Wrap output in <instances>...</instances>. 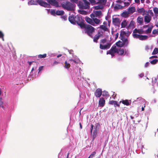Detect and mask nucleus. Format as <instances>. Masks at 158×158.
<instances>
[{
	"label": "nucleus",
	"mask_w": 158,
	"mask_h": 158,
	"mask_svg": "<svg viewBox=\"0 0 158 158\" xmlns=\"http://www.w3.org/2000/svg\"><path fill=\"white\" fill-rule=\"evenodd\" d=\"M68 19L71 23L73 24L77 23L81 28L84 23V20L81 17L78 15L70 16L69 17Z\"/></svg>",
	"instance_id": "f257e3e1"
},
{
	"label": "nucleus",
	"mask_w": 158,
	"mask_h": 158,
	"mask_svg": "<svg viewBox=\"0 0 158 158\" xmlns=\"http://www.w3.org/2000/svg\"><path fill=\"white\" fill-rule=\"evenodd\" d=\"M81 28L84 29V31L85 33L87 34L88 35L91 37H92V33L95 31V28L91 25L84 23Z\"/></svg>",
	"instance_id": "f03ea898"
},
{
	"label": "nucleus",
	"mask_w": 158,
	"mask_h": 158,
	"mask_svg": "<svg viewBox=\"0 0 158 158\" xmlns=\"http://www.w3.org/2000/svg\"><path fill=\"white\" fill-rule=\"evenodd\" d=\"M61 5L63 8L68 11H73L75 9V5L68 1L63 2Z\"/></svg>",
	"instance_id": "7ed1b4c3"
},
{
	"label": "nucleus",
	"mask_w": 158,
	"mask_h": 158,
	"mask_svg": "<svg viewBox=\"0 0 158 158\" xmlns=\"http://www.w3.org/2000/svg\"><path fill=\"white\" fill-rule=\"evenodd\" d=\"M83 2L80 1L78 2L77 5L80 9H86L89 8L90 3L87 0H82Z\"/></svg>",
	"instance_id": "20e7f679"
},
{
	"label": "nucleus",
	"mask_w": 158,
	"mask_h": 158,
	"mask_svg": "<svg viewBox=\"0 0 158 158\" xmlns=\"http://www.w3.org/2000/svg\"><path fill=\"white\" fill-rule=\"evenodd\" d=\"M107 40L106 39H102L100 41V48L102 50L107 49H109L111 45V44L109 42L107 43L106 44H103L106 42Z\"/></svg>",
	"instance_id": "39448f33"
},
{
	"label": "nucleus",
	"mask_w": 158,
	"mask_h": 158,
	"mask_svg": "<svg viewBox=\"0 0 158 158\" xmlns=\"http://www.w3.org/2000/svg\"><path fill=\"white\" fill-rule=\"evenodd\" d=\"M117 48L116 46L114 45L110 50L107 52L106 54H110L112 57H114V53H117Z\"/></svg>",
	"instance_id": "423d86ee"
},
{
	"label": "nucleus",
	"mask_w": 158,
	"mask_h": 158,
	"mask_svg": "<svg viewBox=\"0 0 158 158\" xmlns=\"http://www.w3.org/2000/svg\"><path fill=\"white\" fill-rule=\"evenodd\" d=\"M48 4H49V6L50 5L55 6L56 7H59L60 6H59L58 2L56 0H46Z\"/></svg>",
	"instance_id": "0eeeda50"
},
{
	"label": "nucleus",
	"mask_w": 158,
	"mask_h": 158,
	"mask_svg": "<svg viewBox=\"0 0 158 158\" xmlns=\"http://www.w3.org/2000/svg\"><path fill=\"white\" fill-rule=\"evenodd\" d=\"M134 38L138 39L140 40H145L148 39V36L146 35L134 34Z\"/></svg>",
	"instance_id": "6e6552de"
},
{
	"label": "nucleus",
	"mask_w": 158,
	"mask_h": 158,
	"mask_svg": "<svg viewBox=\"0 0 158 158\" xmlns=\"http://www.w3.org/2000/svg\"><path fill=\"white\" fill-rule=\"evenodd\" d=\"M37 2L41 6L45 7H49V4L44 2V0H37Z\"/></svg>",
	"instance_id": "1a4fd4ad"
},
{
	"label": "nucleus",
	"mask_w": 158,
	"mask_h": 158,
	"mask_svg": "<svg viewBox=\"0 0 158 158\" xmlns=\"http://www.w3.org/2000/svg\"><path fill=\"white\" fill-rule=\"evenodd\" d=\"M112 23L115 26L119 27L120 23V20L118 18H113Z\"/></svg>",
	"instance_id": "9d476101"
},
{
	"label": "nucleus",
	"mask_w": 158,
	"mask_h": 158,
	"mask_svg": "<svg viewBox=\"0 0 158 158\" xmlns=\"http://www.w3.org/2000/svg\"><path fill=\"white\" fill-rule=\"evenodd\" d=\"M103 32L102 31L100 32L99 31H98V34L95 35L93 41L95 43H97L98 40L99 39L100 36H103Z\"/></svg>",
	"instance_id": "9b49d317"
},
{
	"label": "nucleus",
	"mask_w": 158,
	"mask_h": 158,
	"mask_svg": "<svg viewBox=\"0 0 158 158\" xmlns=\"http://www.w3.org/2000/svg\"><path fill=\"white\" fill-rule=\"evenodd\" d=\"M144 31L142 29H137L136 28H135L133 31L132 33V35L133 37H134V34L138 35L137 34V33H138L140 34H142L144 33Z\"/></svg>",
	"instance_id": "f8f14e48"
},
{
	"label": "nucleus",
	"mask_w": 158,
	"mask_h": 158,
	"mask_svg": "<svg viewBox=\"0 0 158 158\" xmlns=\"http://www.w3.org/2000/svg\"><path fill=\"white\" fill-rule=\"evenodd\" d=\"M102 91L100 89H97L94 93L95 95L97 97H100L102 95Z\"/></svg>",
	"instance_id": "ddd939ff"
},
{
	"label": "nucleus",
	"mask_w": 158,
	"mask_h": 158,
	"mask_svg": "<svg viewBox=\"0 0 158 158\" xmlns=\"http://www.w3.org/2000/svg\"><path fill=\"white\" fill-rule=\"evenodd\" d=\"M105 100L103 98H100L98 102V104L100 107H103L105 104Z\"/></svg>",
	"instance_id": "4468645a"
},
{
	"label": "nucleus",
	"mask_w": 158,
	"mask_h": 158,
	"mask_svg": "<svg viewBox=\"0 0 158 158\" xmlns=\"http://www.w3.org/2000/svg\"><path fill=\"white\" fill-rule=\"evenodd\" d=\"M120 39L122 41L123 43L125 46H127L129 41L127 38L125 37H122L120 38Z\"/></svg>",
	"instance_id": "2eb2a0df"
},
{
	"label": "nucleus",
	"mask_w": 158,
	"mask_h": 158,
	"mask_svg": "<svg viewBox=\"0 0 158 158\" xmlns=\"http://www.w3.org/2000/svg\"><path fill=\"white\" fill-rule=\"evenodd\" d=\"M125 49L122 48H117V53L119 55L121 56H123L124 55V51Z\"/></svg>",
	"instance_id": "dca6fc26"
},
{
	"label": "nucleus",
	"mask_w": 158,
	"mask_h": 158,
	"mask_svg": "<svg viewBox=\"0 0 158 158\" xmlns=\"http://www.w3.org/2000/svg\"><path fill=\"white\" fill-rule=\"evenodd\" d=\"M85 20L88 23L93 26L94 24L93 23V18L91 19L88 17H86L85 18Z\"/></svg>",
	"instance_id": "f3484780"
},
{
	"label": "nucleus",
	"mask_w": 158,
	"mask_h": 158,
	"mask_svg": "<svg viewBox=\"0 0 158 158\" xmlns=\"http://www.w3.org/2000/svg\"><path fill=\"white\" fill-rule=\"evenodd\" d=\"M127 11L130 14H133L135 11V8L134 6L130 7L128 9Z\"/></svg>",
	"instance_id": "a211bd4d"
},
{
	"label": "nucleus",
	"mask_w": 158,
	"mask_h": 158,
	"mask_svg": "<svg viewBox=\"0 0 158 158\" xmlns=\"http://www.w3.org/2000/svg\"><path fill=\"white\" fill-rule=\"evenodd\" d=\"M93 22L94 24L93 25V26H95V24L98 25L99 24L101 23V20L97 18H93Z\"/></svg>",
	"instance_id": "6ab92c4d"
},
{
	"label": "nucleus",
	"mask_w": 158,
	"mask_h": 158,
	"mask_svg": "<svg viewBox=\"0 0 158 158\" xmlns=\"http://www.w3.org/2000/svg\"><path fill=\"white\" fill-rule=\"evenodd\" d=\"M109 103L110 105H114V107H116V106L118 107L120 106V105L118 104L117 102L115 101L112 100L110 101Z\"/></svg>",
	"instance_id": "aec40b11"
},
{
	"label": "nucleus",
	"mask_w": 158,
	"mask_h": 158,
	"mask_svg": "<svg viewBox=\"0 0 158 158\" xmlns=\"http://www.w3.org/2000/svg\"><path fill=\"white\" fill-rule=\"evenodd\" d=\"M137 12L141 14L142 13V15H144L146 14V11L145 9L143 8H139L137 10Z\"/></svg>",
	"instance_id": "412c9836"
},
{
	"label": "nucleus",
	"mask_w": 158,
	"mask_h": 158,
	"mask_svg": "<svg viewBox=\"0 0 158 158\" xmlns=\"http://www.w3.org/2000/svg\"><path fill=\"white\" fill-rule=\"evenodd\" d=\"M98 128L97 126H96L95 127H94V131L93 132V137L94 138L96 137L97 135L98 134Z\"/></svg>",
	"instance_id": "4be33fe9"
},
{
	"label": "nucleus",
	"mask_w": 158,
	"mask_h": 158,
	"mask_svg": "<svg viewBox=\"0 0 158 158\" xmlns=\"http://www.w3.org/2000/svg\"><path fill=\"white\" fill-rule=\"evenodd\" d=\"M100 28L103 30L104 32L107 31L110 32L109 29L106 27V26L104 25H101L100 27Z\"/></svg>",
	"instance_id": "5701e85b"
},
{
	"label": "nucleus",
	"mask_w": 158,
	"mask_h": 158,
	"mask_svg": "<svg viewBox=\"0 0 158 158\" xmlns=\"http://www.w3.org/2000/svg\"><path fill=\"white\" fill-rule=\"evenodd\" d=\"M151 19V17L149 15H146L144 17V21L147 23H149Z\"/></svg>",
	"instance_id": "b1692460"
},
{
	"label": "nucleus",
	"mask_w": 158,
	"mask_h": 158,
	"mask_svg": "<svg viewBox=\"0 0 158 158\" xmlns=\"http://www.w3.org/2000/svg\"><path fill=\"white\" fill-rule=\"evenodd\" d=\"M94 14H95L96 17H97L102 15V12L101 10H96L94 11Z\"/></svg>",
	"instance_id": "393cba45"
},
{
	"label": "nucleus",
	"mask_w": 158,
	"mask_h": 158,
	"mask_svg": "<svg viewBox=\"0 0 158 158\" xmlns=\"http://www.w3.org/2000/svg\"><path fill=\"white\" fill-rule=\"evenodd\" d=\"M137 22L140 25L142 24L143 23V18L141 17L140 16L138 17L137 19Z\"/></svg>",
	"instance_id": "a878e982"
},
{
	"label": "nucleus",
	"mask_w": 158,
	"mask_h": 158,
	"mask_svg": "<svg viewBox=\"0 0 158 158\" xmlns=\"http://www.w3.org/2000/svg\"><path fill=\"white\" fill-rule=\"evenodd\" d=\"M104 6L101 5L99 4V5L95 6L94 7V8L96 10H102L103 9Z\"/></svg>",
	"instance_id": "bb28decb"
},
{
	"label": "nucleus",
	"mask_w": 158,
	"mask_h": 158,
	"mask_svg": "<svg viewBox=\"0 0 158 158\" xmlns=\"http://www.w3.org/2000/svg\"><path fill=\"white\" fill-rule=\"evenodd\" d=\"M129 14L128 11H125L122 13L121 16L124 18H127L129 16Z\"/></svg>",
	"instance_id": "cd10ccee"
},
{
	"label": "nucleus",
	"mask_w": 158,
	"mask_h": 158,
	"mask_svg": "<svg viewBox=\"0 0 158 158\" xmlns=\"http://www.w3.org/2000/svg\"><path fill=\"white\" fill-rule=\"evenodd\" d=\"M115 44L118 47H123L124 46H125L124 44L123 43V42L122 41H119L115 43Z\"/></svg>",
	"instance_id": "c85d7f7f"
},
{
	"label": "nucleus",
	"mask_w": 158,
	"mask_h": 158,
	"mask_svg": "<svg viewBox=\"0 0 158 158\" xmlns=\"http://www.w3.org/2000/svg\"><path fill=\"white\" fill-rule=\"evenodd\" d=\"M127 22L126 20H124L121 23V26L122 28H124L126 27L127 25Z\"/></svg>",
	"instance_id": "c756f323"
},
{
	"label": "nucleus",
	"mask_w": 158,
	"mask_h": 158,
	"mask_svg": "<svg viewBox=\"0 0 158 158\" xmlns=\"http://www.w3.org/2000/svg\"><path fill=\"white\" fill-rule=\"evenodd\" d=\"M120 102H122L123 104L127 106H128L130 105V102L127 100H123L122 101H120Z\"/></svg>",
	"instance_id": "7c9ffc66"
},
{
	"label": "nucleus",
	"mask_w": 158,
	"mask_h": 158,
	"mask_svg": "<svg viewBox=\"0 0 158 158\" xmlns=\"http://www.w3.org/2000/svg\"><path fill=\"white\" fill-rule=\"evenodd\" d=\"M64 12L63 10H57L56 11V15H62L64 14Z\"/></svg>",
	"instance_id": "2f4dec72"
},
{
	"label": "nucleus",
	"mask_w": 158,
	"mask_h": 158,
	"mask_svg": "<svg viewBox=\"0 0 158 158\" xmlns=\"http://www.w3.org/2000/svg\"><path fill=\"white\" fill-rule=\"evenodd\" d=\"M37 2L35 1L34 0H31L28 2V4L30 5H37Z\"/></svg>",
	"instance_id": "473e14b6"
},
{
	"label": "nucleus",
	"mask_w": 158,
	"mask_h": 158,
	"mask_svg": "<svg viewBox=\"0 0 158 158\" xmlns=\"http://www.w3.org/2000/svg\"><path fill=\"white\" fill-rule=\"evenodd\" d=\"M123 7V6H122L121 5L116 4L114 6V8L115 9H122Z\"/></svg>",
	"instance_id": "72a5a7b5"
},
{
	"label": "nucleus",
	"mask_w": 158,
	"mask_h": 158,
	"mask_svg": "<svg viewBox=\"0 0 158 158\" xmlns=\"http://www.w3.org/2000/svg\"><path fill=\"white\" fill-rule=\"evenodd\" d=\"M64 64H65V65L64 66V68L66 69H69L70 66V64L69 63H67L66 61H65V62Z\"/></svg>",
	"instance_id": "f704fd0d"
},
{
	"label": "nucleus",
	"mask_w": 158,
	"mask_h": 158,
	"mask_svg": "<svg viewBox=\"0 0 158 158\" xmlns=\"http://www.w3.org/2000/svg\"><path fill=\"white\" fill-rule=\"evenodd\" d=\"M126 33L125 31H121L120 34V37L121 38L122 37H125L124 35H126Z\"/></svg>",
	"instance_id": "c9c22d12"
},
{
	"label": "nucleus",
	"mask_w": 158,
	"mask_h": 158,
	"mask_svg": "<svg viewBox=\"0 0 158 158\" xmlns=\"http://www.w3.org/2000/svg\"><path fill=\"white\" fill-rule=\"evenodd\" d=\"M153 10L156 15H158V8L157 7H154L153 8Z\"/></svg>",
	"instance_id": "e433bc0d"
},
{
	"label": "nucleus",
	"mask_w": 158,
	"mask_h": 158,
	"mask_svg": "<svg viewBox=\"0 0 158 158\" xmlns=\"http://www.w3.org/2000/svg\"><path fill=\"white\" fill-rule=\"evenodd\" d=\"M158 53V48H155L152 53V55L156 54Z\"/></svg>",
	"instance_id": "4c0bfd02"
},
{
	"label": "nucleus",
	"mask_w": 158,
	"mask_h": 158,
	"mask_svg": "<svg viewBox=\"0 0 158 158\" xmlns=\"http://www.w3.org/2000/svg\"><path fill=\"white\" fill-rule=\"evenodd\" d=\"M47 56V54H44L43 55L40 54L38 56V57L40 58H44Z\"/></svg>",
	"instance_id": "58836bf2"
},
{
	"label": "nucleus",
	"mask_w": 158,
	"mask_h": 158,
	"mask_svg": "<svg viewBox=\"0 0 158 158\" xmlns=\"http://www.w3.org/2000/svg\"><path fill=\"white\" fill-rule=\"evenodd\" d=\"M135 23L133 20H131L130 22V23L128 26L129 27H133Z\"/></svg>",
	"instance_id": "ea45409f"
},
{
	"label": "nucleus",
	"mask_w": 158,
	"mask_h": 158,
	"mask_svg": "<svg viewBox=\"0 0 158 158\" xmlns=\"http://www.w3.org/2000/svg\"><path fill=\"white\" fill-rule=\"evenodd\" d=\"M158 61L157 59H155L150 61V63L152 64H155Z\"/></svg>",
	"instance_id": "a19ab883"
},
{
	"label": "nucleus",
	"mask_w": 158,
	"mask_h": 158,
	"mask_svg": "<svg viewBox=\"0 0 158 158\" xmlns=\"http://www.w3.org/2000/svg\"><path fill=\"white\" fill-rule=\"evenodd\" d=\"M51 14L54 16H56V11L54 9H52L50 11Z\"/></svg>",
	"instance_id": "79ce46f5"
},
{
	"label": "nucleus",
	"mask_w": 158,
	"mask_h": 158,
	"mask_svg": "<svg viewBox=\"0 0 158 158\" xmlns=\"http://www.w3.org/2000/svg\"><path fill=\"white\" fill-rule=\"evenodd\" d=\"M79 12L80 14L82 15H85L87 14V12L86 11L83 10H80Z\"/></svg>",
	"instance_id": "37998d69"
},
{
	"label": "nucleus",
	"mask_w": 158,
	"mask_h": 158,
	"mask_svg": "<svg viewBox=\"0 0 158 158\" xmlns=\"http://www.w3.org/2000/svg\"><path fill=\"white\" fill-rule=\"evenodd\" d=\"M96 154L95 152H93L92 154L89 156L88 158H92Z\"/></svg>",
	"instance_id": "c03bdc74"
},
{
	"label": "nucleus",
	"mask_w": 158,
	"mask_h": 158,
	"mask_svg": "<svg viewBox=\"0 0 158 158\" xmlns=\"http://www.w3.org/2000/svg\"><path fill=\"white\" fill-rule=\"evenodd\" d=\"M90 3L93 5L97 4V2H96L95 0H89Z\"/></svg>",
	"instance_id": "a18cd8bd"
},
{
	"label": "nucleus",
	"mask_w": 158,
	"mask_h": 158,
	"mask_svg": "<svg viewBox=\"0 0 158 158\" xmlns=\"http://www.w3.org/2000/svg\"><path fill=\"white\" fill-rule=\"evenodd\" d=\"M152 28L149 27L147 30L146 31V32L147 33H150L152 31Z\"/></svg>",
	"instance_id": "49530a36"
},
{
	"label": "nucleus",
	"mask_w": 158,
	"mask_h": 158,
	"mask_svg": "<svg viewBox=\"0 0 158 158\" xmlns=\"http://www.w3.org/2000/svg\"><path fill=\"white\" fill-rule=\"evenodd\" d=\"M4 35L3 34L1 31H0V38L2 39V40L3 41L4 40Z\"/></svg>",
	"instance_id": "de8ad7c7"
},
{
	"label": "nucleus",
	"mask_w": 158,
	"mask_h": 158,
	"mask_svg": "<svg viewBox=\"0 0 158 158\" xmlns=\"http://www.w3.org/2000/svg\"><path fill=\"white\" fill-rule=\"evenodd\" d=\"M152 33L153 34H158V29L153 30L152 31Z\"/></svg>",
	"instance_id": "09e8293b"
},
{
	"label": "nucleus",
	"mask_w": 158,
	"mask_h": 158,
	"mask_svg": "<svg viewBox=\"0 0 158 158\" xmlns=\"http://www.w3.org/2000/svg\"><path fill=\"white\" fill-rule=\"evenodd\" d=\"M148 12L152 16H154V14L152 10H149Z\"/></svg>",
	"instance_id": "8fccbe9b"
},
{
	"label": "nucleus",
	"mask_w": 158,
	"mask_h": 158,
	"mask_svg": "<svg viewBox=\"0 0 158 158\" xmlns=\"http://www.w3.org/2000/svg\"><path fill=\"white\" fill-rule=\"evenodd\" d=\"M130 2H124V6H128L130 5Z\"/></svg>",
	"instance_id": "3c124183"
},
{
	"label": "nucleus",
	"mask_w": 158,
	"mask_h": 158,
	"mask_svg": "<svg viewBox=\"0 0 158 158\" xmlns=\"http://www.w3.org/2000/svg\"><path fill=\"white\" fill-rule=\"evenodd\" d=\"M3 102L2 101H0V107H1L2 108H4V106H3Z\"/></svg>",
	"instance_id": "603ef678"
},
{
	"label": "nucleus",
	"mask_w": 158,
	"mask_h": 158,
	"mask_svg": "<svg viewBox=\"0 0 158 158\" xmlns=\"http://www.w3.org/2000/svg\"><path fill=\"white\" fill-rule=\"evenodd\" d=\"M93 124H91V128H90V133L91 134L92 133L93 130Z\"/></svg>",
	"instance_id": "864d4df0"
},
{
	"label": "nucleus",
	"mask_w": 158,
	"mask_h": 158,
	"mask_svg": "<svg viewBox=\"0 0 158 158\" xmlns=\"http://www.w3.org/2000/svg\"><path fill=\"white\" fill-rule=\"evenodd\" d=\"M90 16H91V18H92V19H93V18H95L96 17L95 16V14H92L90 15Z\"/></svg>",
	"instance_id": "5fc2aeb1"
},
{
	"label": "nucleus",
	"mask_w": 158,
	"mask_h": 158,
	"mask_svg": "<svg viewBox=\"0 0 158 158\" xmlns=\"http://www.w3.org/2000/svg\"><path fill=\"white\" fill-rule=\"evenodd\" d=\"M71 1H72V2H74L75 3H76V4H78V0H70Z\"/></svg>",
	"instance_id": "6e6d98bb"
},
{
	"label": "nucleus",
	"mask_w": 158,
	"mask_h": 158,
	"mask_svg": "<svg viewBox=\"0 0 158 158\" xmlns=\"http://www.w3.org/2000/svg\"><path fill=\"white\" fill-rule=\"evenodd\" d=\"M61 18L64 20H66L67 19V17L66 16H63L61 17Z\"/></svg>",
	"instance_id": "4d7b16f0"
},
{
	"label": "nucleus",
	"mask_w": 158,
	"mask_h": 158,
	"mask_svg": "<svg viewBox=\"0 0 158 158\" xmlns=\"http://www.w3.org/2000/svg\"><path fill=\"white\" fill-rule=\"evenodd\" d=\"M43 68V66H40V67L39 68V72L41 71L42 70Z\"/></svg>",
	"instance_id": "13d9d810"
},
{
	"label": "nucleus",
	"mask_w": 158,
	"mask_h": 158,
	"mask_svg": "<svg viewBox=\"0 0 158 158\" xmlns=\"http://www.w3.org/2000/svg\"><path fill=\"white\" fill-rule=\"evenodd\" d=\"M59 62L56 61V60L54 61L53 63V65H55L58 64Z\"/></svg>",
	"instance_id": "bf43d9fd"
},
{
	"label": "nucleus",
	"mask_w": 158,
	"mask_h": 158,
	"mask_svg": "<svg viewBox=\"0 0 158 158\" xmlns=\"http://www.w3.org/2000/svg\"><path fill=\"white\" fill-rule=\"evenodd\" d=\"M149 63L148 62H147L146 63L145 65V67H147L149 65Z\"/></svg>",
	"instance_id": "052dcab7"
},
{
	"label": "nucleus",
	"mask_w": 158,
	"mask_h": 158,
	"mask_svg": "<svg viewBox=\"0 0 158 158\" xmlns=\"http://www.w3.org/2000/svg\"><path fill=\"white\" fill-rule=\"evenodd\" d=\"M118 35H119V33H117L116 34H115V39H117L118 37Z\"/></svg>",
	"instance_id": "680f3d73"
},
{
	"label": "nucleus",
	"mask_w": 158,
	"mask_h": 158,
	"mask_svg": "<svg viewBox=\"0 0 158 158\" xmlns=\"http://www.w3.org/2000/svg\"><path fill=\"white\" fill-rule=\"evenodd\" d=\"M157 57V56H153L150 57V58L151 59V58H156Z\"/></svg>",
	"instance_id": "e2e57ef3"
},
{
	"label": "nucleus",
	"mask_w": 158,
	"mask_h": 158,
	"mask_svg": "<svg viewBox=\"0 0 158 158\" xmlns=\"http://www.w3.org/2000/svg\"><path fill=\"white\" fill-rule=\"evenodd\" d=\"M70 60L72 61H73L75 64L78 63V62H77L75 60H74L71 59H70Z\"/></svg>",
	"instance_id": "0e129e2a"
},
{
	"label": "nucleus",
	"mask_w": 158,
	"mask_h": 158,
	"mask_svg": "<svg viewBox=\"0 0 158 158\" xmlns=\"http://www.w3.org/2000/svg\"><path fill=\"white\" fill-rule=\"evenodd\" d=\"M135 2L136 3H139L140 0H135Z\"/></svg>",
	"instance_id": "69168bd1"
},
{
	"label": "nucleus",
	"mask_w": 158,
	"mask_h": 158,
	"mask_svg": "<svg viewBox=\"0 0 158 158\" xmlns=\"http://www.w3.org/2000/svg\"><path fill=\"white\" fill-rule=\"evenodd\" d=\"M139 76L140 77H143L144 76V74L143 73H141V74H140L139 75Z\"/></svg>",
	"instance_id": "338daca9"
},
{
	"label": "nucleus",
	"mask_w": 158,
	"mask_h": 158,
	"mask_svg": "<svg viewBox=\"0 0 158 158\" xmlns=\"http://www.w3.org/2000/svg\"><path fill=\"white\" fill-rule=\"evenodd\" d=\"M145 105H144V106H142V111H143L144 110V107H145Z\"/></svg>",
	"instance_id": "774afa93"
}]
</instances>
